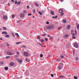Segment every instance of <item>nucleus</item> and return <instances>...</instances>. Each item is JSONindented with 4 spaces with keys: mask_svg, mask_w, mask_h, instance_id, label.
Wrapping results in <instances>:
<instances>
[{
    "mask_svg": "<svg viewBox=\"0 0 79 79\" xmlns=\"http://www.w3.org/2000/svg\"><path fill=\"white\" fill-rule=\"evenodd\" d=\"M54 27L52 25H51L50 26H48L47 27V29H53V28Z\"/></svg>",
    "mask_w": 79,
    "mask_h": 79,
    "instance_id": "1",
    "label": "nucleus"
},
{
    "mask_svg": "<svg viewBox=\"0 0 79 79\" xmlns=\"http://www.w3.org/2000/svg\"><path fill=\"white\" fill-rule=\"evenodd\" d=\"M59 66H61V67H63V63H59Z\"/></svg>",
    "mask_w": 79,
    "mask_h": 79,
    "instance_id": "2",
    "label": "nucleus"
},
{
    "mask_svg": "<svg viewBox=\"0 0 79 79\" xmlns=\"http://www.w3.org/2000/svg\"><path fill=\"white\" fill-rule=\"evenodd\" d=\"M18 61L19 63H22V62H23V60H20V59H19L18 60Z\"/></svg>",
    "mask_w": 79,
    "mask_h": 79,
    "instance_id": "3",
    "label": "nucleus"
},
{
    "mask_svg": "<svg viewBox=\"0 0 79 79\" xmlns=\"http://www.w3.org/2000/svg\"><path fill=\"white\" fill-rule=\"evenodd\" d=\"M24 16H25L24 14L23 13H22L20 15V17L21 18H24Z\"/></svg>",
    "mask_w": 79,
    "mask_h": 79,
    "instance_id": "4",
    "label": "nucleus"
},
{
    "mask_svg": "<svg viewBox=\"0 0 79 79\" xmlns=\"http://www.w3.org/2000/svg\"><path fill=\"white\" fill-rule=\"evenodd\" d=\"M24 55L25 56H28V53H27V52H24Z\"/></svg>",
    "mask_w": 79,
    "mask_h": 79,
    "instance_id": "5",
    "label": "nucleus"
},
{
    "mask_svg": "<svg viewBox=\"0 0 79 79\" xmlns=\"http://www.w3.org/2000/svg\"><path fill=\"white\" fill-rule=\"evenodd\" d=\"M2 34H5L6 35V34H8V33L6 31H2Z\"/></svg>",
    "mask_w": 79,
    "mask_h": 79,
    "instance_id": "6",
    "label": "nucleus"
},
{
    "mask_svg": "<svg viewBox=\"0 0 79 79\" xmlns=\"http://www.w3.org/2000/svg\"><path fill=\"white\" fill-rule=\"evenodd\" d=\"M59 12L60 13H63V10L62 9H60L59 10Z\"/></svg>",
    "mask_w": 79,
    "mask_h": 79,
    "instance_id": "7",
    "label": "nucleus"
},
{
    "mask_svg": "<svg viewBox=\"0 0 79 79\" xmlns=\"http://www.w3.org/2000/svg\"><path fill=\"white\" fill-rule=\"evenodd\" d=\"M7 53L9 55H13V53L10 52H7Z\"/></svg>",
    "mask_w": 79,
    "mask_h": 79,
    "instance_id": "8",
    "label": "nucleus"
},
{
    "mask_svg": "<svg viewBox=\"0 0 79 79\" xmlns=\"http://www.w3.org/2000/svg\"><path fill=\"white\" fill-rule=\"evenodd\" d=\"M3 19H4L6 20L7 19V17L6 15H4L3 17Z\"/></svg>",
    "mask_w": 79,
    "mask_h": 79,
    "instance_id": "9",
    "label": "nucleus"
},
{
    "mask_svg": "<svg viewBox=\"0 0 79 79\" xmlns=\"http://www.w3.org/2000/svg\"><path fill=\"white\" fill-rule=\"evenodd\" d=\"M74 47L76 48H78V44H75L74 45Z\"/></svg>",
    "mask_w": 79,
    "mask_h": 79,
    "instance_id": "10",
    "label": "nucleus"
},
{
    "mask_svg": "<svg viewBox=\"0 0 79 79\" xmlns=\"http://www.w3.org/2000/svg\"><path fill=\"white\" fill-rule=\"evenodd\" d=\"M60 78L61 79H63L64 78H65V77L64 76H63L62 75H60Z\"/></svg>",
    "mask_w": 79,
    "mask_h": 79,
    "instance_id": "11",
    "label": "nucleus"
},
{
    "mask_svg": "<svg viewBox=\"0 0 79 79\" xmlns=\"http://www.w3.org/2000/svg\"><path fill=\"white\" fill-rule=\"evenodd\" d=\"M63 67H61V66H58V69H59V70L61 69Z\"/></svg>",
    "mask_w": 79,
    "mask_h": 79,
    "instance_id": "12",
    "label": "nucleus"
},
{
    "mask_svg": "<svg viewBox=\"0 0 79 79\" xmlns=\"http://www.w3.org/2000/svg\"><path fill=\"white\" fill-rule=\"evenodd\" d=\"M40 41L41 42H45V40L43 39H41L40 40Z\"/></svg>",
    "mask_w": 79,
    "mask_h": 79,
    "instance_id": "13",
    "label": "nucleus"
},
{
    "mask_svg": "<svg viewBox=\"0 0 79 79\" xmlns=\"http://www.w3.org/2000/svg\"><path fill=\"white\" fill-rule=\"evenodd\" d=\"M5 37L6 38H8L10 37V35H5Z\"/></svg>",
    "mask_w": 79,
    "mask_h": 79,
    "instance_id": "14",
    "label": "nucleus"
},
{
    "mask_svg": "<svg viewBox=\"0 0 79 79\" xmlns=\"http://www.w3.org/2000/svg\"><path fill=\"white\" fill-rule=\"evenodd\" d=\"M4 69H5L6 70V71H7V70H8V67H5L4 68Z\"/></svg>",
    "mask_w": 79,
    "mask_h": 79,
    "instance_id": "15",
    "label": "nucleus"
},
{
    "mask_svg": "<svg viewBox=\"0 0 79 79\" xmlns=\"http://www.w3.org/2000/svg\"><path fill=\"white\" fill-rule=\"evenodd\" d=\"M23 13H24V14H26V13H27V11L26 10H23Z\"/></svg>",
    "mask_w": 79,
    "mask_h": 79,
    "instance_id": "16",
    "label": "nucleus"
},
{
    "mask_svg": "<svg viewBox=\"0 0 79 79\" xmlns=\"http://www.w3.org/2000/svg\"><path fill=\"white\" fill-rule=\"evenodd\" d=\"M10 65L11 66H13L14 65V63L13 62H11L10 63Z\"/></svg>",
    "mask_w": 79,
    "mask_h": 79,
    "instance_id": "17",
    "label": "nucleus"
},
{
    "mask_svg": "<svg viewBox=\"0 0 79 79\" xmlns=\"http://www.w3.org/2000/svg\"><path fill=\"white\" fill-rule=\"evenodd\" d=\"M63 23H66V20L65 19H64L63 20Z\"/></svg>",
    "mask_w": 79,
    "mask_h": 79,
    "instance_id": "18",
    "label": "nucleus"
},
{
    "mask_svg": "<svg viewBox=\"0 0 79 79\" xmlns=\"http://www.w3.org/2000/svg\"><path fill=\"white\" fill-rule=\"evenodd\" d=\"M21 3V1H19L17 2V5H20V4Z\"/></svg>",
    "mask_w": 79,
    "mask_h": 79,
    "instance_id": "19",
    "label": "nucleus"
},
{
    "mask_svg": "<svg viewBox=\"0 0 79 79\" xmlns=\"http://www.w3.org/2000/svg\"><path fill=\"white\" fill-rule=\"evenodd\" d=\"M52 15H54V12L52 10H51V12Z\"/></svg>",
    "mask_w": 79,
    "mask_h": 79,
    "instance_id": "20",
    "label": "nucleus"
},
{
    "mask_svg": "<svg viewBox=\"0 0 79 79\" xmlns=\"http://www.w3.org/2000/svg\"><path fill=\"white\" fill-rule=\"evenodd\" d=\"M11 58L10 56H7L6 57V59H8V58Z\"/></svg>",
    "mask_w": 79,
    "mask_h": 79,
    "instance_id": "21",
    "label": "nucleus"
},
{
    "mask_svg": "<svg viewBox=\"0 0 79 79\" xmlns=\"http://www.w3.org/2000/svg\"><path fill=\"white\" fill-rule=\"evenodd\" d=\"M20 22H23L22 20H19L17 21V23H20Z\"/></svg>",
    "mask_w": 79,
    "mask_h": 79,
    "instance_id": "22",
    "label": "nucleus"
},
{
    "mask_svg": "<svg viewBox=\"0 0 79 79\" xmlns=\"http://www.w3.org/2000/svg\"><path fill=\"white\" fill-rule=\"evenodd\" d=\"M15 17V15H12V18H14Z\"/></svg>",
    "mask_w": 79,
    "mask_h": 79,
    "instance_id": "23",
    "label": "nucleus"
},
{
    "mask_svg": "<svg viewBox=\"0 0 79 79\" xmlns=\"http://www.w3.org/2000/svg\"><path fill=\"white\" fill-rule=\"evenodd\" d=\"M21 47H24V48H26V46L24 45H23L22 46H21Z\"/></svg>",
    "mask_w": 79,
    "mask_h": 79,
    "instance_id": "24",
    "label": "nucleus"
},
{
    "mask_svg": "<svg viewBox=\"0 0 79 79\" xmlns=\"http://www.w3.org/2000/svg\"><path fill=\"white\" fill-rule=\"evenodd\" d=\"M39 13L40 15H42V13L40 11H39Z\"/></svg>",
    "mask_w": 79,
    "mask_h": 79,
    "instance_id": "25",
    "label": "nucleus"
},
{
    "mask_svg": "<svg viewBox=\"0 0 79 79\" xmlns=\"http://www.w3.org/2000/svg\"><path fill=\"white\" fill-rule=\"evenodd\" d=\"M3 30H6V27H4L3 28Z\"/></svg>",
    "mask_w": 79,
    "mask_h": 79,
    "instance_id": "26",
    "label": "nucleus"
},
{
    "mask_svg": "<svg viewBox=\"0 0 79 79\" xmlns=\"http://www.w3.org/2000/svg\"><path fill=\"white\" fill-rule=\"evenodd\" d=\"M15 35H16V36H17V37H18V36L19 37V35H18V34L17 33H15Z\"/></svg>",
    "mask_w": 79,
    "mask_h": 79,
    "instance_id": "27",
    "label": "nucleus"
},
{
    "mask_svg": "<svg viewBox=\"0 0 79 79\" xmlns=\"http://www.w3.org/2000/svg\"><path fill=\"white\" fill-rule=\"evenodd\" d=\"M35 6H39V5L37 3H35Z\"/></svg>",
    "mask_w": 79,
    "mask_h": 79,
    "instance_id": "28",
    "label": "nucleus"
},
{
    "mask_svg": "<svg viewBox=\"0 0 79 79\" xmlns=\"http://www.w3.org/2000/svg\"><path fill=\"white\" fill-rule=\"evenodd\" d=\"M61 28H62V27H58V30H60V29H61Z\"/></svg>",
    "mask_w": 79,
    "mask_h": 79,
    "instance_id": "29",
    "label": "nucleus"
},
{
    "mask_svg": "<svg viewBox=\"0 0 79 79\" xmlns=\"http://www.w3.org/2000/svg\"><path fill=\"white\" fill-rule=\"evenodd\" d=\"M67 28H68V29H69V28H70V25H68L67 26Z\"/></svg>",
    "mask_w": 79,
    "mask_h": 79,
    "instance_id": "30",
    "label": "nucleus"
},
{
    "mask_svg": "<svg viewBox=\"0 0 79 79\" xmlns=\"http://www.w3.org/2000/svg\"><path fill=\"white\" fill-rule=\"evenodd\" d=\"M68 36H69V35L68 34L66 35H65V37H68Z\"/></svg>",
    "mask_w": 79,
    "mask_h": 79,
    "instance_id": "31",
    "label": "nucleus"
},
{
    "mask_svg": "<svg viewBox=\"0 0 79 79\" xmlns=\"http://www.w3.org/2000/svg\"><path fill=\"white\" fill-rule=\"evenodd\" d=\"M37 37L38 39H40V37L39 36H37Z\"/></svg>",
    "mask_w": 79,
    "mask_h": 79,
    "instance_id": "32",
    "label": "nucleus"
},
{
    "mask_svg": "<svg viewBox=\"0 0 79 79\" xmlns=\"http://www.w3.org/2000/svg\"><path fill=\"white\" fill-rule=\"evenodd\" d=\"M42 36H43V37H44V36H45V35H46V34H43V35H42Z\"/></svg>",
    "mask_w": 79,
    "mask_h": 79,
    "instance_id": "33",
    "label": "nucleus"
},
{
    "mask_svg": "<svg viewBox=\"0 0 79 79\" xmlns=\"http://www.w3.org/2000/svg\"><path fill=\"white\" fill-rule=\"evenodd\" d=\"M74 79H77V77L76 76H74Z\"/></svg>",
    "mask_w": 79,
    "mask_h": 79,
    "instance_id": "34",
    "label": "nucleus"
},
{
    "mask_svg": "<svg viewBox=\"0 0 79 79\" xmlns=\"http://www.w3.org/2000/svg\"><path fill=\"white\" fill-rule=\"evenodd\" d=\"M77 29H79V25H78L77 26Z\"/></svg>",
    "mask_w": 79,
    "mask_h": 79,
    "instance_id": "35",
    "label": "nucleus"
},
{
    "mask_svg": "<svg viewBox=\"0 0 79 79\" xmlns=\"http://www.w3.org/2000/svg\"><path fill=\"white\" fill-rule=\"evenodd\" d=\"M16 44H17V45H18V44H21V42H18V43L16 42Z\"/></svg>",
    "mask_w": 79,
    "mask_h": 79,
    "instance_id": "36",
    "label": "nucleus"
},
{
    "mask_svg": "<svg viewBox=\"0 0 79 79\" xmlns=\"http://www.w3.org/2000/svg\"><path fill=\"white\" fill-rule=\"evenodd\" d=\"M44 40H46V41H48V39L47 38H45L44 39Z\"/></svg>",
    "mask_w": 79,
    "mask_h": 79,
    "instance_id": "37",
    "label": "nucleus"
},
{
    "mask_svg": "<svg viewBox=\"0 0 79 79\" xmlns=\"http://www.w3.org/2000/svg\"><path fill=\"white\" fill-rule=\"evenodd\" d=\"M64 15V13H63L60 15V16H62Z\"/></svg>",
    "mask_w": 79,
    "mask_h": 79,
    "instance_id": "38",
    "label": "nucleus"
},
{
    "mask_svg": "<svg viewBox=\"0 0 79 79\" xmlns=\"http://www.w3.org/2000/svg\"><path fill=\"white\" fill-rule=\"evenodd\" d=\"M40 57H43V55L42 54H41L40 55Z\"/></svg>",
    "mask_w": 79,
    "mask_h": 79,
    "instance_id": "39",
    "label": "nucleus"
},
{
    "mask_svg": "<svg viewBox=\"0 0 79 79\" xmlns=\"http://www.w3.org/2000/svg\"><path fill=\"white\" fill-rule=\"evenodd\" d=\"M37 44H39V45H41V44H41V43H39V42H37Z\"/></svg>",
    "mask_w": 79,
    "mask_h": 79,
    "instance_id": "40",
    "label": "nucleus"
},
{
    "mask_svg": "<svg viewBox=\"0 0 79 79\" xmlns=\"http://www.w3.org/2000/svg\"><path fill=\"white\" fill-rule=\"evenodd\" d=\"M12 34L14 37H15V34H14V33H12Z\"/></svg>",
    "mask_w": 79,
    "mask_h": 79,
    "instance_id": "41",
    "label": "nucleus"
},
{
    "mask_svg": "<svg viewBox=\"0 0 79 79\" xmlns=\"http://www.w3.org/2000/svg\"><path fill=\"white\" fill-rule=\"evenodd\" d=\"M75 34L76 35L77 34V31L76 30H75Z\"/></svg>",
    "mask_w": 79,
    "mask_h": 79,
    "instance_id": "42",
    "label": "nucleus"
},
{
    "mask_svg": "<svg viewBox=\"0 0 79 79\" xmlns=\"http://www.w3.org/2000/svg\"><path fill=\"white\" fill-rule=\"evenodd\" d=\"M76 60H79V58L78 57H76Z\"/></svg>",
    "mask_w": 79,
    "mask_h": 79,
    "instance_id": "43",
    "label": "nucleus"
},
{
    "mask_svg": "<svg viewBox=\"0 0 79 79\" xmlns=\"http://www.w3.org/2000/svg\"><path fill=\"white\" fill-rule=\"evenodd\" d=\"M6 45H7V47H10V44H9L7 43V44H6Z\"/></svg>",
    "mask_w": 79,
    "mask_h": 79,
    "instance_id": "44",
    "label": "nucleus"
},
{
    "mask_svg": "<svg viewBox=\"0 0 79 79\" xmlns=\"http://www.w3.org/2000/svg\"><path fill=\"white\" fill-rule=\"evenodd\" d=\"M31 15H32V14H28V15L29 16H31Z\"/></svg>",
    "mask_w": 79,
    "mask_h": 79,
    "instance_id": "45",
    "label": "nucleus"
},
{
    "mask_svg": "<svg viewBox=\"0 0 79 79\" xmlns=\"http://www.w3.org/2000/svg\"><path fill=\"white\" fill-rule=\"evenodd\" d=\"M0 64H3V62L2 61L0 62Z\"/></svg>",
    "mask_w": 79,
    "mask_h": 79,
    "instance_id": "46",
    "label": "nucleus"
},
{
    "mask_svg": "<svg viewBox=\"0 0 79 79\" xmlns=\"http://www.w3.org/2000/svg\"><path fill=\"white\" fill-rule=\"evenodd\" d=\"M49 23H49V22H46V24H49Z\"/></svg>",
    "mask_w": 79,
    "mask_h": 79,
    "instance_id": "47",
    "label": "nucleus"
},
{
    "mask_svg": "<svg viewBox=\"0 0 79 79\" xmlns=\"http://www.w3.org/2000/svg\"><path fill=\"white\" fill-rule=\"evenodd\" d=\"M33 13H35V9H34L33 10Z\"/></svg>",
    "mask_w": 79,
    "mask_h": 79,
    "instance_id": "48",
    "label": "nucleus"
},
{
    "mask_svg": "<svg viewBox=\"0 0 79 79\" xmlns=\"http://www.w3.org/2000/svg\"><path fill=\"white\" fill-rule=\"evenodd\" d=\"M17 55H19V52H17Z\"/></svg>",
    "mask_w": 79,
    "mask_h": 79,
    "instance_id": "49",
    "label": "nucleus"
},
{
    "mask_svg": "<svg viewBox=\"0 0 79 79\" xmlns=\"http://www.w3.org/2000/svg\"><path fill=\"white\" fill-rule=\"evenodd\" d=\"M17 0L15 1V4H16V3H17Z\"/></svg>",
    "mask_w": 79,
    "mask_h": 79,
    "instance_id": "50",
    "label": "nucleus"
},
{
    "mask_svg": "<svg viewBox=\"0 0 79 79\" xmlns=\"http://www.w3.org/2000/svg\"><path fill=\"white\" fill-rule=\"evenodd\" d=\"M51 76H52V77H53V76H54L53 74H51Z\"/></svg>",
    "mask_w": 79,
    "mask_h": 79,
    "instance_id": "51",
    "label": "nucleus"
},
{
    "mask_svg": "<svg viewBox=\"0 0 79 79\" xmlns=\"http://www.w3.org/2000/svg\"><path fill=\"white\" fill-rule=\"evenodd\" d=\"M15 58H17V57H18V56H17V55H15Z\"/></svg>",
    "mask_w": 79,
    "mask_h": 79,
    "instance_id": "52",
    "label": "nucleus"
},
{
    "mask_svg": "<svg viewBox=\"0 0 79 79\" xmlns=\"http://www.w3.org/2000/svg\"><path fill=\"white\" fill-rule=\"evenodd\" d=\"M61 58H64V56H61Z\"/></svg>",
    "mask_w": 79,
    "mask_h": 79,
    "instance_id": "53",
    "label": "nucleus"
},
{
    "mask_svg": "<svg viewBox=\"0 0 79 79\" xmlns=\"http://www.w3.org/2000/svg\"><path fill=\"white\" fill-rule=\"evenodd\" d=\"M72 35H73V36H74V35H75V34H74V33H73Z\"/></svg>",
    "mask_w": 79,
    "mask_h": 79,
    "instance_id": "54",
    "label": "nucleus"
},
{
    "mask_svg": "<svg viewBox=\"0 0 79 79\" xmlns=\"http://www.w3.org/2000/svg\"><path fill=\"white\" fill-rule=\"evenodd\" d=\"M63 1H64V0H60V2H63Z\"/></svg>",
    "mask_w": 79,
    "mask_h": 79,
    "instance_id": "55",
    "label": "nucleus"
},
{
    "mask_svg": "<svg viewBox=\"0 0 79 79\" xmlns=\"http://www.w3.org/2000/svg\"><path fill=\"white\" fill-rule=\"evenodd\" d=\"M27 7L28 8V9H29V6H27Z\"/></svg>",
    "mask_w": 79,
    "mask_h": 79,
    "instance_id": "56",
    "label": "nucleus"
},
{
    "mask_svg": "<svg viewBox=\"0 0 79 79\" xmlns=\"http://www.w3.org/2000/svg\"><path fill=\"white\" fill-rule=\"evenodd\" d=\"M52 18L53 19H55V16H53Z\"/></svg>",
    "mask_w": 79,
    "mask_h": 79,
    "instance_id": "57",
    "label": "nucleus"
},
{
    "mask_svg": "<svg viewBox=\"0 0 79 79\" xmlns=\"http://www.w3.org/2000/svg\"><path fill=\"white\" fill-rule=\"evenodd\" d=\"M72 37L73 38V39H76V37L75 36H73Z\"/></svg>",
    "mask_w": 79,
    "mask_h": 79,
    "instance_id": "58",
    "label": "nucleus"
},
{
    "mask_svg": "<svg viewBox=\"0 0 79 79\" xmlns=\"http://www.w3.org/2000/svg\"><path fill=\"white\" fill-rule=\"evenodd\" d=\"M48 57H50V56H50V55H48Z\"/></svg>",
    "mask_w": 79,
    "mask_h": 79,
    "instance_id": "59",
    "label": "nucleus"
},
{
    "mask_svg": "<svg viewBox=\"0 0 79 79\" xmlns=\"http://www.w3.org/2000/svg\"><path fill=\"white\" fill-rule=\"evenodd\" d=\"M12 2H14V0H11Z\"/></svg>",
    "mask_w": 79,
    "mask_h": 79,
    "instance_id": "60",
    "label": "nucleus"
},
{
    "mask_svg": "<svg viewBox=\"0 0 79 79\" xmlns=\"http://www.w3.org/2000/svg\"><path fill=\"white\" fill-rule=\"evenodd\" d=\"M57 17H58L57 16H56L55 17V18H57Z\"/></svg>",
    "mask_w": 79,
    "mask_h": 79,
    "instance_id": "61",
    "label": "nucleus"
},
{
    "mask_svg": "<svg viewBox=\"0 0 79 79\" xmlns=\"http://www.w3.org/2000/svg\"><path fill=\"white\" fill-rule=\"evenodd\" d=\"M41 45L42 47H44V46L42 44H41V45Z\"/></svg>",
    "mask_w": 79,
    "mask_h": 79,
    "instance_id": "62",
    "label": "nucleus"
},
{
    "mask_svg": "<svg viewBox=\"0 0 79 79\" xmlns=\"http://www.w3.org/2000/svg\"><path fill=\"white\" fill-rule=\"evenodd\" d=\"M73 30H71V32H73Z\"/></svg>",
    "mask_w": 79,
    "mask_h": 79,
    "instance_id": "63",
    "label": "nucleus"
},
{
    "mask_svg": "<svg viewBox=\"0 0 79 79\" xmlns=\"http://www.w3.org/2000/svg\"><path fill=\"white\" fill-rule=\"evenodd\" d=\"M8 4L9 6H10V3H8Z\"/></svg>",
    "mask_w": 79,
    "mask_h": 79,
    "instance_id": "64",
    "label": "nucleus"
}]
</instances>
